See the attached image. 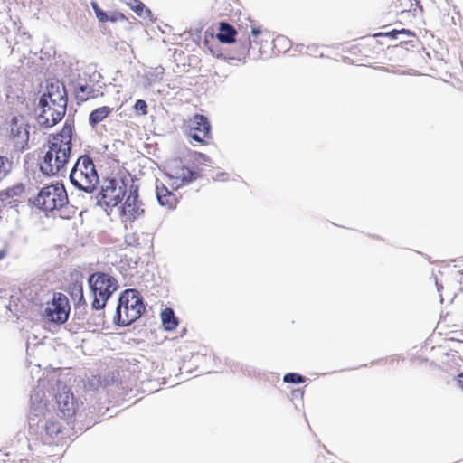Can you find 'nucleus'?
Segmentation results:
<instances>
[{
  "label": "nucleus",
  "instance_id": "obj_30",
  "mask_svg": "<svg viewBox=\"0 0 463 463\" xmlns=\"http://www.w3.org/2000/svg\"><path fill=\"white\" fill-rule=\"evenodd\" d=\"M458 385L463 390V373H460L457 380Z\"/></svg>",
  "mask_w": 463,
  "mask_h": 463
},
{
  "label": "nucleus",
  "instance_id": "obj_9",
  "mask_svg": "<svg viewBox=\"0 0 463 463\" xmlns=\"http://www.w3.org/2000/svg\"><path fill=\"white\" fill-rule=\"evenodd\" d=\"M125 193L126 185L123 182L110 179L102 186L101 192L99 194L98 203L108 212L109 208L112 210L113 207L118 206Z\"/></svg>",
  "mask_w": 463,
  "mask_h": 463
},
{
  "label": "nucleus",
  "instance_id": "obj_29",
  "mask_svg": "<svg viewBox=\"0 0 463 463\" xmlns=\"http://www.w3.org/2000/svg\"><path fill=\"white\" fill-rule=\"evenodd\" d=\"M125 2L134 11L135 5L138 4L139 0H125Z\"/></svg>",
  "mask_w": 463,
  "mask_h": 463
},
{
  "label": "nucleus",
  "instance_id": "obj_18",
  "mask_svg": "<svg viewBox=\"0 0 463 463\" xmlns=\"http://www.w3.org/2000/svg\"><path fill=\"white\" fill-rule=\"evenodd\" d=\"M113 109L109 106H102L94 109L89 116V123L94 128L103 121L112 112Z\"/></svg>",
  "mask_w": 463,
  "mask_h": 463
},
{
  "label": "nucleus",
  "instance_id": "obj_28",
  "mask_svg": "<svg viewBox=\"0 0 463 463\" xmlns=\"http://www.w3.org/2000/svg\"><path fill=\"white\" fill-rule=\"evenodd\" d=\"M195 160H196L197 162H201V163H204V164H205L206 162H209V161H210V159L208 158V156H206L205 155L201 154V153H199V154H197V155H196Z\"/></svg>",
  "mask_w": 463,
  "mask_h": 463
},
{
  "label": "nucleus",
  "instance_id": "obj_5",
  "mask_svg": "<svg viewBox=\"0 0 463 463\" xmlns=\"http://www.w3.org/2000/svg\"><path fill=\"white\" fill-rule=\"evenodd\" d=\"M88 283L94 297L92 308L97 310L104 308L108 299L118 289V281L112 276L103 272L91 274Z\"/></svg>",
  "mask_w": 463,
  "mask_h": 463
},
{
  "label": "nucleus",
  "instance_id": "obj_31",
  "mask_svg": "<svg viewBox=\"0 0 463 463\" xmlns=\"http://www.w3.org/2000/svg\"><path fill=\"white\" fill-rule=\"evenodd\" d=\"M118 16L123 17V15H122V14H114V15H112V16L109 17V21H112V22H115V21H117Z\"/></svg>",
  "mask_w": 463,
  "mask_h": 463
},
{
  "label": "nucleus",
  "instance_id": "obj_25",
  "mask_svg": "<svg viewBox=\"0 0 463 463\" xmlns=\"http://www.w3.org/2000/svg\"><path fill=\"white\" fill-rule=\"evenodd\" d=\"M91 6H92V8L96 14V16L99 22L104 23V22L109 21L108 14L99 7V5L96 2H91Z\"/></svg>",
  "mask_w": 463,
  "mask_h": 463
},
{
  "label": "nucleus",
  "instance_id": "obj_35",
  "mask_svg": "<svg viewBox=\"0 0 463 463\" xmlns=\"http://www.w3.org/2000/svg\"><path fill=\"white\" fill-rule=\"evenodd\" d=\"M436 286H437L438 290L439 291V290H440L441 286L439 284V282H438V281H436Z\"/></svg>",
  "mask_w": 463,
  "mask_h": 463
},
{
  "label": "nucleus",
  "instance_id": "obj_7",
  "mask_svg": "<svg viewBox=\"0 0 463 463\" xmlns=\"http://www.w3.org/2000/svg\"><path fill=\"white\" fill-rule=\"evenodd\" d=\"M66 108L60 104H54L46 101V98H40L38 107L36 109L37 123L43 128H51L61 121L65 113Z\"/></svg>",
  "mask_w": 463,
  "mask_h": 463
},
{
  "label": "nucleus",
  "instance_id": "obj_17",
  "mask_svg": "<svg viewBox=\"0 0 463 463\" xmlns=\"http://www.w3.org/2000/svg\"><path fill=\"white\" fill-rule=\"evenodd\" d=\"M156 197L161 205L172 208L175 205V195L170 192L165 185L156 186Z\"/></svg>",
  "mask_w": 463,
  "mask_h": 463
},
{
  "label": "nucleus",
  "instance_id": "obj_8",
  "mask_svg": "<svg viewBox=\"0 0 463 463\" xmlns=\"http://www.w3.org/2000/svg\"><path fill=\"white\" fill-rule=\"evenodd\" d=\"M71 306L68 298L62 293H54L51 301L46 303L44 317L55 324H64L68 318Z\"/></svg>",
  "mask_w": 463,
  "mask_h": 463
},
{
  "label": "nucleus",
  "instance_id": "obj_32",
  "mask_svg": "<svg viewBox=\"0 0 463 463\" xmlns=\"http://www.w3.org/2000/svg\"><path fill=\"white\" fill-rule=\"evenodd\" d=\"M224 175H226V174H225V173H221V174H219V175L215 177V180H216V181H222V180H223V178H222V177H223Z\"/></svg>",
  "mask_w": 463,
  "mask_h": 463
},
{
  "label": "nucleus",
  "instance_id": "obj_11",
  "mask_svg": "<svg viewBox=\"0 0 463 463\" xmlns=\"http://www.w3.org/2000/svg\"><path fill=\"white\" fill-rule=\"evenodd\" d=\"M211 125L203 115H195L190 121L188 135L194 141L205 143L210 138Z\"/></svg>",
  "mask_w": 463,
  "mask_h": 463
},
{
  "label": "nucleus",
  "instance_id": "obj_36",
  "mask_svg": "<svg viewBox=\"0 0 463 463\" xmlns=\"http://www.w3.org/2000/svg\"><path fill=\"white\" fill-rule=\"evenodd\" d=\"M5 256L4 252L0 251V259H2Z\"/></svg>",
  "mask_w": 463,
  "mask_h": 463
},
{
  "label": "nucleus",
  "instance_id": "obj_19",
  "mask_svg": "<svg viewBox=\"0 0 463 463\" xmlns=\"http://www.w3.org/2000/svg\"><path fill=\"white\" fill-rule=\"evenodd\" d=\"M163 326L166 330H173L177 326V321L174 311L171 308H165L161 313Z\"/></svg>",
  "mask_w": 463,
  "mask_h": 463
},
{
  "label": "nucleus",
  "instance_id": "obj_1",
  "mask_svg": "<svg viewBox=\"0 0 463 463\" xmlns=\"http://www.w3.org/2000/svg\"><path fill=\"white\" fill-rule=\"evenodd\" d=\"M44 390L50 395L54 396L58 408L64 417H71L78 409L73 393L70 388L54 373L47 377L40 378L37 386L33 391L30 400L29 421L30 424L39 425L45 419L49 411L48 399L45 397Z\"/></svg>",
  "mask_w": 463,
  "mask_h": 463
},
{
  "label": "nucleus",
  "instance_id": "obj_3",
  "mask_svg": "<svg viewBox=\"0 0 463 463\" xmlns=\"http://www.w3.org/2000/svg\"><path fill=\"white\" fill-rule=\"evenodd\" d=\"M71 147L67 143L52 141L48 146V150L40 163V170L48 176L60 175L68 163Z\"/></svg>",
  "mask_w": 463,
  "mask_h": 463
},
{
  "label": "nucleus",
  "instance_id": "obj_15",
  "mask_svg": "<svg viewBox=\"0 0 463 463\" xmlns=\"http://www.w3.org/2000/svg\"><path fill=\"white\" fill-rule=\"evenodd\" d=\"M74 92L79 101H86L90 98L96 97L94 88L86 82H82V80L75 83Z\"/></svg>",
  "mask_w": 463,
  "mask_h": 463
},
{
  "label": "nucleus",
  "instance_id": "obj_20",
  "mask_svg": "<svg viewBox=\"0 0 463 463\" xmlns=\"http://www.w3.org/2000/svg\"><path fill=\"white\" fill-rule=\"evenodd\" d=\"M71 135L72 127L68 124V122H66L61 133L54 137L53 141H57V143L61 144L65 142L69 146L71 147Z\"/></svg>",
  "mask_w": 463,
  "mask_h": 463
},
{
  "label": "nucleus",
  "instance_id": "obj_13",
  "mask_svg": "<svg viewBox=\"0 0 463 463\" xmlns=\"http://www.w3.org/2000/svg\"><path fill=\"white\" fill-rule=\"evenodd\" d=\"M41 98H46V101L67 107L66 90L64 85L59 80H47L46 91Z\"/></svg>",
  "mask_w": 463,
  "mask_h": 463
},
{
  "label": "nucleus",
  "instance_id": "obj_12",
  "mask_svg": "<svg viewBox=\"0 0 463 463\" xmlns=\"http://www.w3.org/2000/svg\"><path fill=\"white\" fill-rule=\"evenodd\" d=\"M28 125L24 120L14 118L11 122L10 137L17 150L24 151L28 144Z\"/></svg>",
  "mask_w": 463,
  "mask_h": 463
},
{
  "label": "nucleus",
  "instance_id": "obj_10",
  "mask_svg": "<svg viewBox=\"0 0 463 463\" xmlns=\"http://www.w3.org/2000/svg\"><path fill=\"white\" fill-rule=\"evenodd\" d=\"M123 222H132L144 213L141 203L138 201L137 188L130 186L128 196L119 208Z\"/></svg>",
  "mask_w": 463,
  "mask_h": 463
},
{
  "label": "nucleus",
  "instance_id": "obj_37",
  "mask_svg": "<svg viewBox=\"0 0 463 463\" xmlns=\"http://www.w3.org/2000/svg\"><path fill=\"white\" fill-rule=\"evenodd\" d=\"M398 33H400L399 32H392L393 36H395Z\"/></svg>",
  "mask_w": 463,
  "mask_h": 463
},
{
  "label": "nucleus",
  "instance_id": "obj_21",
  "mask_svg": "<svg viewBox=\"0 0 463 463\" xmlns=\"http://www.w3.org/2000/svg\"><path fill=\"white\" fill-rule=\"evenodd\" d=\"M43 428L45 429L46 434L50 437L56 436L61 432V423L58 420H46V422L43 425Z\"/></svg>",
  "mask_w": 463,
  "mask_h": 463
},
{
  "label": "nucleus",
  "instance_id": "obj_14",
  "mask_svg": "<svg viewBox=\"0 0 463 463\" xmlns=\"http://www.w3.org/2000/svg\"><path fill=\"white\" fill-rule=\"evenodd\" d=\"M170 176L175 179L172 185H175L176 188H178L196 179L198 175L196 172L187 167H182L180 170H177L175 175H170Z\"/></svg>",
  "mask_w": 463,
  "mask_h": 463
},
{
  "label": "nucleus",
  "instance_id": "obj_16",
  "mask_svg": "<svg viewBox=\"0 0 463 463\" xmlns=\"http://www.w3.org/2000/svg\"><path fill=\"white\" fill-rule=\"evenodd\" d=\"M219 33L217 39L222 43H232L235 42L236 31L233 26L228 23H220Z\"/></svg>",
  "mask_w": 463,
  "mask_h": 463
},
{
  "label": "nucleus",
  "instance_id": "obj_2",
  "mask_svg": "<svg viewBox=\"0 0 463 463\" xmlns=\"http://www.w3.org/2000/svg\"><path fill=\"white\" fill-rule=\"evenodd\" d=\"M145 310V306L136 289H127L119 297L114 322L119 326H128Z\"/></svg>",
  "mask_w": 463,
  "mask_h": 463
},
{
  "label": "nucleus",
  "instance_id": "obj_23",
  "mask_svg": "<svg viewBox=\"0 0 463 463\" xmlns=\"http://www.w3.org/2000/svg\"><path fill=\"white\" fill-rule=\"evenodd\" d=\"M164 76V69L162 67L156 68L154 71H149L147 73V80L149 84H152L155 81H159L163 79Z\"/></svg>",
  "mask_w": 463,
  "mask_h": 463
},
{
  "label": "nucleus",
  "instance_id": "obj_26",
  "mask_svg": "<svg viewBox=\"0 0 463 463\" xmlns=\"http://www.w3.org/2000/svg\"><path fill=\"white\" fill-rule=\"evenodd\" d=\"M283 380L285 383H300L304 382V377L295 373H289L284 376Z\"/></svg>",
  "mask_w": 463,
  "mask_h": 463
},
{
  "label": "nucleus",
  "instance_id": "obj_27",
  "mask_svg": "<svg viewBox=\"0 0 463 463\" xmlns=\"http://www.w3.org/2000/svg\"><path fill=\"white\" fill-rule=\"evenodd\" d=\"M134 108L137 112H140V114L142 115L147 114V104L143 99H137L135 103Z\"/></svg>",
  "mask_w": 463,
  "mask_h": 463
},
{
  "label": "nucleus",
  "instance_id": "obj_6",
  "mask_svg": "<svg viewBox=\"0 0 463 463\" xmlns=\"http://www.w3.org/2000/svg\"><path fill=\"white\" fill-rule=\"evenodd\" d=\"M67 203V192L60 184L43 187L34 200V204L45 212L61 209Z\"/></svg>",
  "mask_w": 463,
  "mask_h": 463
},
{
  "label": "nucleus",
  "instance_id": "obj_24",
  "mask_svg": "<svg viewBox=\"0 0 463 463\" xmlns=\"http://www.w3.org/2000/svg\"><path fill=\"white\" fill-rule=\"evenodd\" d=\"M134 12L140 17H148L151 14V11L147 9L142 2H138L137 5H135Z\"/></svg>",
  "mask_w": 463,
  "mask_h": 463
},
{
  "label": "nucleus",
  "instance_id": "obj_33",
  "mask_svg": "<svg viewBox=\"0 0 463 463\" xmlns=\"http://www.w3.org/2000/svg\"><path fill=\"white\" fill-rule=\"evenodd\" d=\"M260 33H261V32H260V29H257V28H253V29H252V34H253L254 36L259 35Z\"/></svg>",
  "mask_w": 463,
  "mask_h": 463
},
{
  "label": "nucleus",
  "instance_id": "obj_34",
  "mask_svg": "<svg viewBox=\"0 0 463 463\" xmlns=\"http://www.w3.org/2000/svg\"><path fill=\"white\" fill-rule=\"evenodd\" d=\"M250 44H251V42H250V40L249 39V40L247 41V43H246L245 49L249 50V49H250Z\"/></svg>",
  "mask_w": 463,
  "mask_h": 463
},
{
  "label": "nucleus",
  "instance_id": "obj_4",
  "mask_svg": "<svg viewBox=\"0 0 463 463\" xmlns=\"http://www.w3.org/2000/svg\"><path fill=\"white\" fill-rule=\"evenodd\" d=\"M70 180L74 186L87 193L96 188L99 176L90 156H82L78 158L70 173Z\"/></svg>",
  "mask_w": 463,
  "mask_h": 463
},
{
  "label": "nucleus",
  "instance_id": "obj_22",
  "mask_svg": "<svg viewBox=\"0 0 463 463\" xmlns=\"http://www.w3.org/2000/svg\"><path fill=\"white\" fill-rule=\"evenodd\" d=\"M12 169V162L5 156H0V181L5 178Z\"/></svg>",
  "mask_w": 463,
  "mask_h": 463
}]
</instances>
